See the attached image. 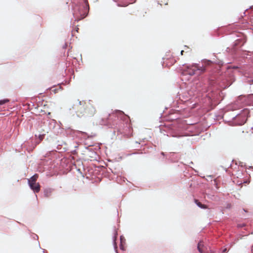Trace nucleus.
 I'll return each instance as SVG.
<instances>
[{
	"instance_id": "obj_1",
	"label": "nucleus",
	"mask_w": 253,
	"mask_h": 253,
	"mask_svg": "<svg viewBox=\"0 0 253 253\" xmlns=\"http://www.w3.org/2000/svg\"><path fill=\"white\" fill-rule=\"evenodd\" d=\"M205 72L204 67H200L197 64H194L190 66H187L186 72L190 75L195 74H201Z\"/></svg>"
},
{
	"instance_id": "obj_3",
	"label": "nucleus",
	"mask_w": 253,
	"mask_h": 253,
	"mask_svg": "<svg viewBox=\"0 0 253 253\" xmlns=\"http://www.w3.org/2000/svg\"><path fill=\"white\" fill-rule=\"evenodd\" d=\"M249 101V96L240 95L238 97L237 100L235 102L236 105L239 107H243L248 105Z\"/></svg>"
},
{
	"instance_id": "obj_16",
	"label": "nucleus",
	"mask_w": 253,
	"mask_h": 253,
	"mask_svg": "<svg viewBox=\"0 0 253 253\" xmlns=\"http://www.w3.org/2000/svg\"><path fill=\"white\" fill-rule=\"evenodd\" d=\"M252 110H253V109H252Z\"/></svg>"
},
{
	"instance_id": "obj_6",
	"label": "nucleus",
	"mask_w": 253,
	"mask_h": 253,
	"mask_svg": "<svg viewBox=\"0 0 253 253\" xmlns=\"http://www.w3.org/2000/svg\"><path fill=\"white\" fill-rule=\"evenodd\" d=\"M195 203L197 204V205L202 209H208V207L206 205L202 204L201 202H200L198 200L195 199Z\"/></svg>"
},
{
	"instance_id": "obj_7",
	"label": "nucleus",
	"mask_w": 253,
	"mask_h": 253,
	"mask_svg": "<svg viewBox=\"0 0 253 253\" xmlns=\"http://www.w3.org/2000/svg\"><path fill=\"white\" fill-rule=\"evenodd\" d=\"M51 192L52 191L51 189H46L44 191V195L45 197H49L51 196Z\"/></svg>"
},
{
	"instance_id": "obj_11",
	"label": "nucleus",
	"mask_w": 253,
	"mask_h": 253,
	"mask_svg": "<svg viewBox=\"0 0 253 253\" xmlns=\"http://www.w3.org/2000/svg\"><path fill=\"white\" fill-rule=\"evenodd\" d=\"M184 50H182L181 51V55H183V52H184Z\"/></svg>"
},
{
	"instance_id": "obj_8",
	"label": "nucleus",
	"mask_w": 253,
	"mask_h": 253,
	"mask_svg": "<svg viewBox=\"0 0 253 253\" xmlns=\"http://www.w3.org/2000/svg\"><path fill=\"white\" fill-rule=\"evenodd\" d=\"M8 101H9V100L7 99L0 100V105L3 104L6 102H8Z\"/></svg>"
},
{
	"instance_id": "obj_13",
	"label": "nucleus",
	"mask_w": 253,
	"mask_h": 253,
	"mask_svg": "<svg viewBox=\"0 0 253 253\" xmlns=\"http://www.w3.org/2000/svg\"><path fill=\"white\" fill-rule=\"evenodd\" d=\"M252 252L253 253V247H252Z\"/></svg>"
},
{
	"instance_id": "obj_15",
	"label": "nucleus",
	"mask_w": 253,
	"mask_h": 253,
	"mask_svg": "<svg viewBox=\"0 0 253 253\" xmlns=\"http://www.w3.org/2000/svg\"><path fill=\"white\" fill-rule=\"evenodd\" d=\"M226 249H225L223 251L226 252Z\"/></svg>"
},
{
	"instance_id": "obj_2",
	"label": "nucleus",
	"mask_w": 253,
	"mask_h": 253,
	"mask_svg": "<svg viewBox=\"0 0 253 253\" xmlns=\"http://www.w3.org/2000/svg\"><path fill=\"white\" fill-rule=\"evenodd\" d=\"M39 175L38 174H34L31 178L28 179V184L30 188L35 193H38L41 189V186L39 183H36Z\"/></svg>"
},
{
	"instance_id": "obj_9",
	"label": "nucleus",
	"mask_w": 253,
	"mask_h": 253,
	"mask_svg": "<svg viewBox=\"0 0 253 253\" xmlns=\"http://www.w3.org/2000/svg\"><path fill=\"white\" fill-rule=\"evenodd\" d=\"M44 134H40V135H39V139H40V141H42V139H43V138H44Z\"/></svg>"
},
{
	"instance_id": "obj_4",
	"label": "nucleus",
	"mask_w": 253,
	"mask_h": 253,
	"mask_svg": "<svg viewBox=\"0 0 253 253\" xmlns=\"http://www.w3.org/2000/svg\"><path fill=\"white\" fill-rule=\"evenodd\" d=\"M164 65L167 66H170L173 65L176 61L173 58H171L170 59H169L168 58H164Z\"/></svg>"
},
{
	"instance_id": "obj_14",
	"label": "nucleus",
	"mask_w": 253,
	"mask_h": 253,
	"mask_svg": "<svg viewBox=\"0 0 253 253\" xmlns=\"http://www.w3.org/2000/svg\"><path fill=\"white\" fill-rule=\"evenodd\" d=\"M79 103H80V104H81V105L82 104V102H81V101L79 102Z\"/></svg>"
},
{
	"instance_id": "obj_5",
	"label": "nucleus",
	"mask_w": 253,
	"mask_h": 253,
	"mask_svg": "<svg viewBox=\"0 0 253 253\" xmlns=\"http://www.w3.org/2000/svg\"><path fill=\"white\" fill-rule=\"evenodd\" d=\"M212 64V62L208 60H203L202 61V66L201 67H204L205 69V71L206 70V68L208 66H211Z\"/></svg>"
},
{
	"instance_id": "obj_12",
	"label": "nucleus",
	"mask_w": 253,
	"mask_h": 253,
	"mask_svg": "<svg viewBox=\"0 0 253 253\" xmlns=\"http://www.w3.org/2000/svg\"><path fill=\"white\" fill-rule=\"evenodd\" d=\"M243 111H249V110H247V109H244Z\"/></svg>"
},
{
	"instance_id": "obj_10",
	"label": "nucleus",
	"mask_w": 253,
	"mask_h": 253,
	"mask_svg": "<svg viewBox=\"0 0 253 253\" xmlns=\"http://www.w3.org/2000/svg\"><path fill=\"white\" fill-rule=\"evenodd\" d=\"M185 50L186 52H189L191 51V49L187 46H185Z\"/></svg>"
}]
</instances>
